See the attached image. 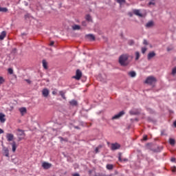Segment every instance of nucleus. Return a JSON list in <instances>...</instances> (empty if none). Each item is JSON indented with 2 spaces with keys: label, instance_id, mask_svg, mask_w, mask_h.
<instances>
[{
  "label": "nucleus",
  "instance_id": "6e6552de",
  "mask_svg": "<svg viewBox=\"0 0 176 176\" xmlns=\"http://www.w3.org/2000/svg\"><path fill=\"white\" fill-rule=\"evenodd\" d=\"M156 56V53H155V52H151L148 54L147 55V59L148 60H152V58H153V57H155Z\"/></svg>",
  "mask_w": 176,
  "mask_h": 176
},
{
  "label": "nucleus",
  "instance_id": "f704fd0d",
  "mask_svg": "<svg viewBox=\"0 0 176 176\" xmlns=\"http://www.w3.org/2000/svg\"><path fill=\"white\" fill-rule=\"evenodd\" d=\"M8 71V74H10V75H12V74H13V69L9 68Z\"/></svg>",
  "mask_w": 176,
  "mask_h": 176
},
{
  "label": "nucleus",
  "instance_id": "9b49d317",
  "mask_svg": "<svg viewBox=\"0 0 176 176\" xmlns=\"http://www.w3.org/2000/svg\"><path fill=\"white\" fill-rule=\"evenodd\" d=\"M10 145H11L12 151L14 153V152H16V149H17V144H16V142L10 143Z\"/></svg>",
  "mask_w": 176,
  "mask_h": 176
},
{
  "label": "nucleus",
  "instance_id": "72a5a7b5",
  "mask_svg": "<svg viewBox=\"0 0 176 176\" xmlns=\"http://www.w3.org/2000/svg\"><path fill=\"white\" fill-rule=\"evenodd\" d=\"M130 115H137L138 113L137 111H134L133 110H131L129 111Z\"/></svg>",
  "mask_w": 176,
  "mask_h": 176
},
{
  "label": "nucleus",
  "instance_id": "9d476101",
  "mask_svg": "<svg viewBox=\"0 0 176 176\" xmlns=\"http://www.w3.org/2000/svg\"><path fill=\"white\" fill-rule=\"evenodd\" d=\"M14 138V135L12 133H7L6 134V139L8 142H10Z\"/></svg>",
  "mask_w": 176,
  "mask_h": 176
},
{
  "label": "nucleus",
  "instance_id": "a19ab883",
  "mask_svg": "<svg viewBox=\"0 0 176 176\" xmlns=\"http://www.w3.org/2000/svg\"><path fill=\"white\" fill-rule=\"evenodd\" d=\"M172 172L173 173H175L176 172V167L174 166L173 168H172Z\"/></svg>",
  "mask_w": 176,
  "mask_h": 176
},
{
  "label": "nucleus",
  "instance_id": "0eeeda50",
  "mask_svg": "<svg viewBox=\"0 0 176 176\" xmlns=\"http://www.w3.org/2000/svg\"><path fill=\"white\" fill-rule=\"evenodd\" d=\"M124 115V111H122L119 113L115 115L114 116L112 117V120H115L116 119H119L120 118H122Z\"/></svg>",
  "mask_w": 176,
  "mask_h": 176
},
{
  "label": "nucleus",
  "instance_id": "79ce46f5",
  "mask_svg": "<svg viewBox=\"0 0 176 176\" xmlns=\"http://www.w3.org/2000/svg\"><path fill=\"white\" fill-rule=\"evenodd\" d=\"M144 45H148V41L146 40H144L143 41Z\"/></svg>",
  "mask_w": 176,
  "mask_h": 176
},
{
  "label": "nucleus",
  "instance_id": "412c9836",
  "mask_svg": "<svg viewBox=\"0 0 176 176\" xmlns=\"http://www.w3.org/2000/svg\"><path fill=\"white\" fill-rule=\"evenodd\" d=\"M129 75L131 78H135L137 74L135 73V72H129Z\"/></svg>",
  "mask_w": 176,
  "mask_h": 176
},
{
  "label": "nucleus",
  "instance_id": "f257e3e1",
  "mask_svg": "<svg viewBox=\"0 0 176 176\" xmlns=\"http://www.w3.org/2000/svg\"><path fill=\"white\" fill-rule=\"evenodd\" d=\"M118 63L122 67H127V65L130 64V61H129V55L122 54L120 56Z\"/></svg>",
  "mask_w": 176,
  "mask_h": 176
},
{
  "label": "nucleus",
  "instance_id": "423d86ee",
  "mask_svg": "<svg viewBox=\"0 0 176 176\" xmlns=\"http://www.w3.org/2000/svg\"><path fill=\"white\" fill-rule=\"evenodd\" d=\"M42 167L44 168V170H49V168L52 167V164L44 162L42 163Z\"/></svg>",
  "mask_w": 176,
  "mask_h": 176
},
{
  "label": "nucleus",
  "instance_id": "4d7b16f0",
  "mask_svg": "<svg viewBox=\"0 0 176 176\" xmlns=\"http://www.w3.org/2000/svg\"><path fill=\"white\" fill-rule=\"evenodd\" d=\"M151 1H155V0H151Z\"/></svg>",
  "mask_w": 176,
  "mask_h": 176
},
{
  "label": "nucleus",
  "instance_id": "2eb2a0df",
  "mask_svg": "<svg viewBox=\"0 0 176 176\" xmlns=\"http://www.w3.org/2000/svg\"><path fill=\"white\" fill-rule=\"evenodd\" d=\"M6 37V32L3 31L0 34V41H3Z\"/></svg>",
  "mask_w": 176,
  "mask_h": 176
},
{
  "label": "nucleus",
  "instance_id": "c85d7f7f",
  "mask_svg": "<svg viewBox=\"0 0 176 176\" xmlns=\"http://www.w3.org/2000/svg\"><path fill=\"white\" fill-rule=\"evenodd\" d=\"M118 3H120V5H122V3H126V0H116Z\"/></svg>",
  "mask_w": 176,
  "mask_h": 176
},
{
  "label": "nucleus",
  "instance_id": "c756f323",
  "mask_svg": "<svg viewBox=\"0 0 176 176\" xmlns=\"http://www.w3.org/2000/svg\"><path fill=\"white\" fill-rule=\"evenodd\" d=\"M59 93H60V95L61 96L62 98H63V100H65V94L64 93V91H60Z\"/></svg>",
  "mask_w": 176,
  "mask_h": 176
},
{
  "label": "nucleus",
  "instance_id": "3c124183",
  "mask_svg": "<svg viewBox=\"0 0 176 176\" xmlns=\"http://www.w3.org/2000/svg\"><path fill=\"white\" fill-rule=\"evenodd\" d=\"M170 161H171V162H175V158H174V157L171 158V159H170Z\"/></svg>",
  "mask_w": 176,
  "mask_h": 176
},
{
  "label": "nucleus",
  "instance_id": "a878e982",
  "mask_svg": "<svg viewBox=\"0 0 176 176\" xmlns=\"http://www.w3.org/2000/svg\"><path fill=\"white\" fill-rule=\"evenodd\" d=\"M106 168L107 170H113V165L109 164L106 166Z\"/></svg>",
  "mask_w": 176,
  "mask_h": 176
},
{
  "label": "nucleus",
  "instance_id": "cd10ccee",
  "mask_svg": "<svg viewBox=\"0 0 176 176\" xmlns=\"http://www.w3.org/2000/svg\"><path fill=\"white\" fill-rule=\"evenodd\" d=\"M6 80L3 76H0V86L1 85H3V83H5Z\"/></svg>",
  "mask_w": 176,
  "mask_h": 176
},
{
  "label": "nucleus",
  "instance_id": "c9c22d12",
  "mask_svg": "<svg viewBox=\"0 0 176 176\" xmlns=\"http://www.w3.org/2000/svg\"><path fill=\"white\" fill-rule=\"evenodd\" d=\"M146 52V47H142V53L144 54V53Z\"/></svg>",
  "mask_w": 176,
  "mask_h": 176
},
{
  "label": "nucleus",
  "instance_id": "5701e85b",
  "mask_svg": "<svg viewBox=\"0 0 176 176\" xmlns=\"http://www.w3.org/2000/svg\"><path fill=\"white\" fill-rule=\"evenodd\" d=\"M169 144L170 145H172L173 146H174V145H175V140H174L173 138H170L169 139Z\"/></svg>",
  "mask_w": 176,
  "mask_h": 176
},
{
  "label": "nucleus",
  "instance_id": "58836bf2",
  "mask_svg": "<svg viewBox=\"0 0 176 176\" xmlns=\"http://www.w3.org/2000/svg\"><path fill=\"white\" fill-rule=\"evenodd\" d=\"M151 5H155V3L154 1H150L148 3V6H151Z\"/></svg>",
  "mask_w": 176,
  "mask_h": 176
},
{
  "label": "nucleus",
  "instance_id": "4be33fe9",
  "mask_svg": "<svg viewBox=\"0 0 176 176\" xmlns=\"http://www.w3.org/2000/svg\"><path fill=\"white\" fill-rule=\"evenodd\" d=\"M118 160L120 162H127L129 160L127 158L122 159V154H119Z\"/></svg>",
  "mask_w": 176,
  "mask_h": 176
},
{
  "label": "nucleus",
  "instance_id": "8fccbe9b",
  "mask_svg": "<svg viewBox=\"0 0 176 176\" xmlns=\"http://www.w3.org/2000/svg\"><path fill=\"white\" fill-rule=\"evenodd\" d=\"M95 152H96V153H98V147H97V148L95 149Z\"/></svg>",
  "mask_w": 176,
  "mask_h": 176
},
{
  "label": "nucleus",
  "instance_id": "c03bdc74",
  "mask_svg": "<svg viewBox=\"0 0 176 176\" xmlns=\"http://www.w3.org/2000/svg\"><path fill=\"white\" fill-rule=\"evenodd\" d=\"M54 45V41H51L50 43V46H53Z\"/></svg>",
  "mask_w": 176,
  "mask_h": 176
},
{
  "label": "nucleus",
  "instance_id": "f8f14e48",
  "mask_svg": "<svg viewBox=\"0 0 176 176\" xmlns=\"http://www.w3.org/2000/svg\"><path fill=\"white\" fill-rule=\"evenodd\" d=\"M19 111L21 113L22 116H24V115H25V113H27V109L25 107L19 108Z\"/></svg>",
  "mask_w": 176,
  "mask_h": 176
},
{
  "label": "nucleus",
  "instance_id": "a18cd8bd",
  "mask_svg": "<svg viewBox=\"0 0 176 176\" xmlns=\"http://www.w3.org/2000/svg\"><path fill=\"white\" fill-rule=\"evenodd\" d=\"M3 129H0V134H3Z\"/></svg>",
  "mask_w": 176,
  "mask_h": 176
},
{
  "label": "nucleus",
  "instance_id": "dca6fc26",
  "mask_svg": "<svg viewBox=\"0 0 176 176\" xmlns=\"http://www.w3.org/2000/svg\"><path fill=\"white\" fill-rule=\"evenodd\" d=\"M146 27L147 28H151V27H153V21H151L149 22H148L146 24Z\"/></svg>",
  "mask_w": 176,
  "mask_h": 176
},
{
  "label": "nucleus",
  "instance_id": "6e6d98bb",
  "mask_svg": "<svg viewBox=\"0 0 176 176\" xmlns=\"http://www.w3.org/2000/svg\"><path fill=\"white\" fill-rule=\"evenodd\" d=\"M108 145H109V142H107Z\"/></svg>",
  "mask_w": 176,
  "mask_h": 176
},
{
  "label": "nucleus",
  "instance_id": "864d4df0",
  "mask_svg": "<svg viewBox=\"0 0 176 176\" xmlns=\"http://www.w3.org/2000/svg\"><path fill=\"white\" fill-rule=\"evenodd\" d=\"M82 25H86V22H82Z\"/></svg>",
  "mask_w": 176,
  "mask_h": 176
},
{
  "label": "nucleus",
  "instance_id": "f3484780",
  "mask_svg": "<svg viewBox=\"0 0 176 176\" xmlns=\"http://www.w3.org/2000/svg\"><path fill=\"white\" fill-rule=\"evenodd\" d=\"M87 37L88 38V39H90V41L96 40V37L93 34H88V35H87Z\"/></svg>",
  "mask_w": 176,
  "mask_h": 176
},
{
  "label": "nucleus",
  "instance_id": "5fc2aeb1",
  "mask_svg": "<svg viewBox=\"0 0 176 176\" xmlns=\"http://www.w3.org/2000/svg\"><path fill=\"white\" fill-rule=\"evenodd\" d=\"M74 129H79V126H74Z\"/></svg>",
  "mask_w": 176,
  "mask_h": 176
},
{
  "label": "nucleus",
  "instance_id": "ddd939ff",
  "mask_svg": "<svg viewBox=\"0 0 176 176\" xmlns=\"http://www.w3.org/2000/svg\"><path fill=\"white\" fill-rule=\"evenodd\" d=\"M49 94H50V91H49V89H47V88H45L43 89L42 94L43 97H47L49 96Z\"/></svg>",
  "mask_w": 176,
  "mask_h": 176
},
{
  "label": "nucleus",
  "instance_id": "1a4fd4ad",
  "mask_svg": "<svg viewBox=\"0 0 176 176\" xmlns=\"http://www.w3.org/2000/svg\"><path fill=\"white\" fill-rule=\"evenodd\" d=\"M133 14L135 16H138V17H143L142 13H141V10H133Z\"/></svg>",
  "mask_w": 176,
  "mask_h": 176
},
{
  "label": "nucleus",
  "instance_id": "4c0bfd02",
  "mask_svg": "<svg viewBox=\"0 0 176 176\" xmlns=\"http://www.w3.org/2000/svg\"><path fill=\"white\" fill-rule=\"evenodd\" d=\"M30 17H31V15L30 14H27L25 15V19H30Z\"/></svg>",
  "mask_w": 176,
  "mask_h": 176
},
{
  "label": "nucleus",
  "instance_id": "20e7f679",
  "mask_svg": "<svg viewBox=\"0 0 176 176\" xmlns=\"http://www.w3.org/2000/svg\"><path fill=\"white\" fill-rule=\"evenodd\" d=\"M82 78V72L79 69H77L76 72V76H73V79H76V80H80Z\"/></svg>",
  "mask_w": 176,
  "mask_h": 176
},
{
  "label": "nucleus",
  "instance_id": "39448f33",
  "mask_svg": "<svg viewBox=\"0 0 176 176\" xmlns=\"http://www.w3.org/2000/svg\"><path fill=\"white\" fill-rule=\"evenodd\" d=\"M120 148V144L119 143H112L111 149V151H116Z\"/></svg>",
  "mask_w": 176,
  "mask_h": 176
},
{
  "label": "nucleus",
  "instance_id": "473e14b6",
  "mask_svg": "<svg viewBox=\"0 0 176 176\" xmlns=\"http://www.w3.org/2000/svg\"><path fill=\"white\" fill-rule=\"evenodd\" d=\"M128 45H129V46H133V45H134V41L133 40L129 41Z\"/></svg>",
  "mask_w": 176,
  "mask_h": 176
},
{
  "label": "nucleus",
  "instance_id": "aec40b11",
  "mask_svg": "<svg viewBox=\"0 0 176 176\" xmlns=\"http://www.w3.org/2000/svg\"><path fill=\"white\" fill-rule=\"evenodd\" d=\"M72 30H74V31L79 30H80V26L79 25H74L72 26Z\"/></svg>",
  "mask_w": 176,
  "mask_h": 176
},
{
  "label": "nucleus",
  "instance_id": "393cba45",
  "mask_svg": "<svg viewBox=\"0 0 176 176\" xmlns=\"http://www.w3.org/2000/svg\"><path fill=\"white\" fill-rule=\"evenodd\" d=\"M0 12H1L3 13H6L8 12V8L0 7Z\"/></svg>",
  "mask_w": 176,
  "mask_h": 176
},
{
  "label": "nucleus",
  "instance_id": "bb28decb",
  "mask_svg": "<svg viewBox=\"0 0 176 176\" xmlns=\"http://www.w3.org/2000/svg\"><path fill=\"white\" fill-rule=\"evenodd\" d=\"M135 60H140V57H141V55L140 54V52H136L135 53Z\"/></svg>",
  "mask_w": 176,
  "mask_h": 176
},
{
  "label": "nucleus",
  "instance_id": "7ed1b4c3",
  "mask_svg": "<svg viewBox=\"0 0 176 176\" xmlns=\"http://www.w3.org/2000/svg\"><path fill=\"white\" fill-rule=\"evenodd\" d=\"M16 135L18 137V141H21L22 140H24L25 138V133H24L23 130L18 129L17 130Z\"/></svg>",
  "mask_w": 176,
  "mask_h": 176
},
{
  "label": "nucleus",
  "instance_id": "603ef678",
  "mask_svg": "<svg viewBox=\"0 0 176 176\" xmlns=\"http://www.w3.org/2000/svg\"><path fill=\"white\" fill-rule=\"evenodd\" d=\"M73 176H80L78 173H75L73 175Z\"/></svg>",
  "mask_w": 176,
  "mask_h": 176
},
{
  "label": "nucleus",
  "instance_id": "ea45409f",
  "mask_svg": "<svg viewBox=\"0 0 176 176\" xmlns=\"http://www.w3.org/2000/svg\"><path fill=\"white\" fill-rule=\"evenodd\" d=\"M60 141L63 142V141H68V139H67V138H65V139H64V138H60Z\"/></svg>",
  "mask_w": 176,
  "mask_h": 176
},
{
  "label": "nucleus",
  "instance_id": "09e8293b",
  "mask_svg": "<svg viewBox=\"0 0 176 176\" xmlns=\"http://www.w3.org/2000/svg\"><path fill=\"white\" fill-rule=\"evenodd\" d=\"M52 94H53L54 96H56V95L57 94V92H56L55 91H52Z\"/></svg>",
  "mask_w": 176,
  "mask_h": 176
},
{
  "label": "nucleus",
  "instance_id": "de8ad7c7",
  "mask_svg": "<svg viewBox=\"0 0 176 176\" xmlns=\"http://www.w3.org/2000/svg\"><path fill=\"white\" fill-rule=\"evenodd\" d=\"M128 14L130 17H133V14L131 12L128 13Z\"/></svg>",
  "mask_w": 176,
  "mask_h": 176
},
{
  "label": "nucleus",
  "instance_id": "6ab92c4d",
  "mask_svg": "<svg viewBox=\"0 0 176 176\" xmlns=\"http://www.w3.org/2000/svg\"><path fill=\"white\" fill-rule=\"evenodd\" d=\"M4 155L6 156V157H9V149L7 148H3Z\"/></svg>",
  "mask_w": 176,
  "mask_h": 176
},
{
  "label": "nucleus",
  "instance_id": "49530a36",
  "mask_svg": "<svg viewBox=\"0 0 176 176\" xmlns=\"http://www.w3.org/2000/svg\"><path fill=\"white\" fill-rule=\"evenodd\" d=\"M171 50H173V49L170 47H167V52H171Z\"/></svg>",
  "mask_w": 176,
  "mask_h": 176
},
{
  "label": "nucleus",
  "instance_id": "b1692460",
  "mask_svg": "<svg viewBox=\"0 0 176 176\" xmlns=\"http://www.w3.org/2000/svg\"><path fill=\"white\" fill-rule=\"evenodd\" d=\"M69 104L70 105L75 106V105H78V102L75 100H72L69 102Z\"/></svg>",
  "mask_w": 176,
  "mask_h": 176
},
{
  "label": "nucleus",
  "instance_id": "7c9ffc66",
  "mask_svg": "<svg viewBox=\"0 0 176 176\" xmlns=\"http://www.w3.org/2000/svg\"><path fill=\"white\" fill-rule=\"evenodd\" d=\"M85 19L87 21H91V16L89 14H87Z\"/></svg>",
  "mask_w": 176,
  "mask_h": 176
},
{
  "label": "nucleus",
  "instance_id": "f03ea898",
  "mask_svg": "<svg viewBox=\"0 0 176 176\" xmlns=\"http://www.w3.org/2000/svg\"><path fill=\"white\" fill-rule=\"evenodd\" d=\"M155 82H157V80H156V78L154 76H150L146 78V80L144 81V83H146L147 85H153Z\"/></svg>",
  "mask_w": 176,
  "mask_h": 176
},
{
  "label": "nucleus",
  "instance_id": "37998d69",
  "mask_svg": "<svg viewBox=\"0 0 176 176\" xmlns=\"http://www.w3.org/2000/svg\"><path fill=\"white\" fill-rule=\"evenodd\" d=\"M25 82H27L28 83H29V85H30L31 80H30L29 79H25Z\"/></svg>",
  "mask_w": 176,
  "mask_h": 176
},
{
  "label": "nucleus",
  "instance_id": "2f4dec72",
  "mask_svg": "<svg viewBox=\"0 0 176 176\" xmlns=\"http://www.w3.org/2000/svg\"><path fill=\"white\" fill-rule=\"evenodd\" d=\"M171 74L174 76V75H176V67H173L172 69Z\"/></svg>",
  "mask_w": 176,
  "mask_h": 176
},
{
  "label": "nucleus",
  "instance_id": "e433bc0d",
  "mask_svg": "<svg viewBox=\"0 0 176 176\" xmlns=\"http://www.w3.org/2000/svg\"><path fill=\"white\" fill-rule=\"evenodd\" d=\"M147 140H148V135H144L143 136V141H146Z\"/></svg>",
  "mask_w": 176,
  "mask_h": 176
},
{
  "label": "nucleus",
  "instance_id": "a211bd4d",
  "mask_svg": "<svg viewBox=\"0 0 176 176\" xmlns=\"http://www.w3.org/2000/svg\"><path fill=\"white\" fill-rule=\"evenodd\" d=\"M42 63L44 69H47V62L46 61V60H43Z\"/></svg>",
  "mask_w": 176,
  "mask_h": 176
},
{
  "label": "nucleus",
  "instance_id": "4468645a",
  "mask_svg": "<svg viewBox=\"0 0 176 176\" xmlns=\"http://www.w3.org/2000/svg\"><path fill=\"white\" fill-rule=\"evenodd\" d=\"M5 114L0 113V122L1 123H5L6 122V118H5Z\"/></svg>",
  "mask_w": 176,
  "mask_h": 176
}]
</instances>
